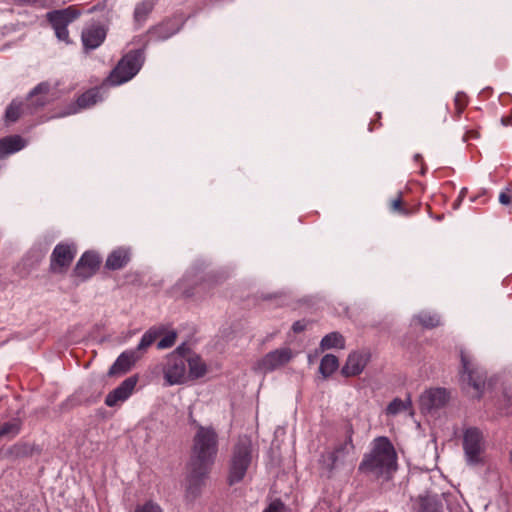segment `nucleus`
<instances>
[{
  "label": "nucleus",
  "mask_w": 512,
  "mask_h": 512,
  "mask_svg": "<svg viewBox=\"0 0 512 512\" xmlns=\"http://www.w3.org/2000/svg\"><path fill=\"white\" fill-rule=\"evenodd\" d=\"M218 453V434L213 427L199 426L193 438L188 463V492L199 493Z\"/></svg>",
  "instance_id": "f257e3e1"
},
{
  "label": "nucleus",
  "mask_w": 512,
  "mask_h": 512,
  "mask_svg": "<svg viewBox=\"0 0 512 512\" xmlns=\"http://www.w3.org/2000/svg\"><path fill=\"white\" fill-rule=\"evenodd\" d=\"M208 365L188 344L182 343L165 358L162 373L168 386L186 384L203 378Z\"/></svg>",
  "instance_id": "f03ea898"
},
{
  "label": "nucleus",
  "mask_w": 512,
  "mask_h": 512,
  "mask_svg": "<svg viewBox=\"0 0 512 512\" xmlns=\"http://www.w3.org/2000/svg\"><path fill=\"white\" fill-rule=\"evenodd\" d=\"M398 469V454L386 436H378L372 442L369 453L363 456L358 470L364 474H374L377 478L390 479Z\"/></svg>",
  "instance_id": "7ed1b4c3"
},
{
  "label": "nucleus",
  "mask_w": 512,
  "mask_h": 512,
  "mask_svg": "<svg viewBox=\"0 0 512 512\" xmlns=\"http://www.w3.org/2000/svg\"><path fill=\"white\" fill-rule=\"evenodd\" d=\"M252 463V442L248 436L239 437L232 449L227 483L232 486L241 482Z\"/></svg>",
  "instance_id": "20e7f679"
},
{
  "label": "nucleus",
  "mask_w": 512,
  "mask_h": 512,
  "mask_svg": "<svg viewBox=\"0 0 512 512\" xmlns=\"http://www.w3.org/2000/svg\"><path fill=\"white\" fill-rule=\"evenodd\" d=\"M143 63L144 54L141 50L127 53L110 73L106 84L118 86L130 81L139 72Z\"/></svg>",
  "instance_id": "39448f33"
},
{
  "label": "nucleus",
  "mask_w": 512,
  "mask_h": 512,
  "mask_svg": "<svg viewBox=\"0 0 512 512\" xmlns=\"http://www.w3.org/2000/svg\"><path fill=\"white\" fill-rule=\"evenodd\" d=\"M78 15V10L73 6L62 10H55L47 14L48 20L50 21L58 40L69 43L67 26L74 21Z\"/></svg>",
  "instance_id": "423d86ee"
},
{
  "label": "nucleus",
  "mask_w": 512,
  "mask_h": 512,
  "mask_svg": "<svg viewBox=\"0 0 512 512\" xmlns=\"http://www.w3.org/2000/svg\"><path fill=\"white\" fill-rule=\"evenodd\" d=\"M462 374L466 375L468 384L475 390L478 399L482 398L487 387V376L484 371L474 366L469 357L461 352Z\"/></svg>",
  "instance_id": "0eeeda50"
},
{
  "label": "nucleus",
  "mask_w": 512,
  "mask_h": 512,
  "mask_svg": "<svg viewBox=\"0 0 512 512\" xmlns=\"http://www.w3.org/2000/svg\"><path fill=\"white\" fill-rule=\"evenodd\" d=\"M101 257L95 251H86L77 261L72 276L77 284L91 278L99 269Z\"/></svg>",
  "instance_id": "6e6552de"
},
{
  "label": "nucleus",
  "mask_w": 512,
  "mask_h": 512,
  "mask_svg": "<svg viewBox=\"0 0 512 512\" xmlns=\"http://www.w3.org/2000/svg\"><path fill=\"white\" fill-rule=\"evenodd\" d=\"M77 247L72 242H62L55 246L50 259V269L55 273H62L70 266Z\"/></svg>",
  "instance_id": "1a4fd4ad"
},
{
  "label": "nucleus",
  "mask_w": 512,
  "mask_h": 512,
  "mask_svg": "<svg viewBox=\"0 0 512 512\" xmlns=\"http://www.w3.org/2000/svg\"><path fill=\"white\" fill-rule=\"evenodd\" d=\"M294 357L291 348L284 347L270 351L257 362V369L264 373L272 372L288 364Z\"/></svg>",
  "instance_id": "9d476101"
},
{
  "label": "nucleus",
  "mask_w": 512,
  "mask_h": 512,
  "mask_svg": "<svg viewBox=\"0 0 512 512\" xmlns=\"http://www.w3.org/2000/svg\"><path fill=\"white\" fill-rule=\"evenodd\" d=\"M463 448L470 463L477 464L482 461L483 435L478 428L470 427L464 431Z\"/></svg>",
  "instance_id": "9b49d317"
},
{
  "label": "nucleus",
  "mask_w": 512,
  "mask_h": 512,
  "mask_svg": "<svg viewBox=\"0 0 512 512\" xmlns=\"http://www.w3.org/2000/svg\"><path fill=\"white\" fill-rule=\"evenodd\" d=\"M371 352L369 350L351 352L341 369V373L345 377H354L360 375L371 360Z\"/></svg>",
  "instance_id": "f8f14e48"
},
{
  "label": "nucleus",
  "mask_w": 512,
  "mask_h": 512,
  "mask_svg": "<svg viewBox=\"0 0 512 512\" xmlns=\"http://www.w3.org/2000/svg\"><path fill=\"white\" fill-rule=\"evenodd\" d=\"M450 399V393L445 388H430L420 396L422 411L430 412L444 407Z\"/></svg>",
  "instance_id": "ddd939ff"
},
{
  "label": "nucleus",
  "mask_w": 512,
  "mask_h": 512,
  "mask_svg": "<svg viewBox=\"0 0 512 512\" xmlns=\"http://www.w3.org/2000/svg\"><path fill=\"white\" fill-rule=\"evenodd\" d=\"M106 83L100 88L91 89L82 94L76 103L69 106L68 110L61 114V116L71 115L80 112L95 105L104 99Z\"/></svg>",
  "instance_id": "4468645a"
},
{
  "label": "nucleus",
  "mask_w": 512,
  "mask_h": 512,
  "mask_svg": "<svg viewBox=\"0 0 512 512\" xmlns=\"http://www.w3.org/2000/svg\"><path fill=\"white\" fill-rule=\"evenodd\" d=\"M55 97L56 93L51 86L48 83H41L29 94L25 103L29 108V113H32L33 110L44 106Z\"/></svg>",
  "instance_id": "2eb2a0df"
},
{
  "label": "nucleus",
  "mask_w": 512,
  "mask_h": 512,
  "mask_svg": "<svg viewBox=\"0 0 512 512\" xmlns=\"http://www.w3.org/2000/svg\"><path fill=\"white\" fill-rule=\"evenodd\" d=\"M137 382V376H131L125 379L118 387L107 394L105 404L108 407H113L118 402L128 399V397L133 393Z\"/></svg>",
  "instance_id": "dca6fc26"
},
{
  "label": "nucleus",
  "mask_w": 512,
  "mask_h": 512,
  "mask_svg": "<svg viewBox=\"0 0 512 512\" xmlns=\"http://www.w3.org/2000/svg\"><path fill=\"white\" fill-rule=\"evenodd\" d=\"M106 37V32L102 26L90 25L82 32V42L86 49H95L101 45Z\"/></svg>",
  "instance_id": "f3484780"
},
{
  "label": "nucleus",
  "mask_w": 512,
  "mask_h": 512,
  "mask_svg": "<svg viewBox=\"0 0 512 512\" xmlns=\"http://www.w3.org/2000/svg\"><path fill=\"white\" fill-rule=\"evenodd\" d=\"M136 360L135 351L128 350L122 352L109 368L108 375L116 376L127 373L135 364Z\"/></svg>",
  "instance_id": "a211bd4d"
},
{
  "label": "nucleus",
  "mask_w": 512,
  "mask_h": 512,
  "mask_svg": "<svg viewBox=\"0 0 512 512\" xmlns=\"http://www.w3.org/2000/svg\"><path fill=\"white\" fill-rule=\"evenodd\" d=\"M346 445V443L341 444L335 447L333 450L323 453L319 459L321 469L330 475L336 468L340 454L344 453Z\"/></svg>",
  "instance_id": "6ab92c4d"
},
{
  "label": "nucleus",
  "mask_w": 512,
  "mask_h": 512,
  "mask_svg": "<svg viewBox=\"0 0 512 512\" xmlns=\"http://www.w3.org/2000/svg\"><path fill=\"white\" fill-rule=\"evenodd\" d=\"M27 142L19 135H11L0 140V158L16 153L26 146Z\"/></svg>",
  "instance_id": "aec40b11"
},
{
  "label": "nucleus",
  "mask_w": 512,
  "mask_h": 512,
  "mask_svg": "<svg viewBox=\"0 0 512 512\" xmlns=\"http://www.w3.org/2000/svg\"><path fill=\"white\" fill-rule=\"evenodd\" d=\"M130 249L119 247L113 250L106 259V267L111 270L120 269L130 260Z\"/></svg>",
  "instance_id": "412c9836"
},
{
  "label": "nucleus",
  "mask_w": 512,
  "mask_h": 512,
  "mask_svg": "<svg viewBox=\"0 0 512 512\" xmlns=\"http://www.w3.org/2000/svg\"><path fill=\"white\" fill-rule=\"evenodd\" d=\"M25 112H29V108L26 103L20 100H13L6 109L5 122L13 123Z\"/></svg>",
  "instance_id": "4be33fe9"
},
{
  "label": "nucleus",
  "mask_w": 512,
  "mask_h": 512,
  "mask_svg": "<svg viewBox=\"0 0 512 512\" xmlns=\"http://www.w3.org/2000/svg\"><path fill=\"white\" fill-rule=\"evenodd\" d=\"M165 332V327H151L141 337L137 350H146Z\"/></svg>",
  "instance_id": "5701e85b"
},
{
  "label": "nucleus",
  "mask_w": 512,
  "mask_h": 512,
  "mask_svg": "<svg viewBox=\"0 0 512 512\" xmlns=\"http://www.w3.org/2000/svg\"><path fill=\"white\" fill-rule=\"evenodd\" d=\"M320 346L323 350L332 348L343 349L345 347V339L339 332H331L322 338Z\"/></svg>",
  "instance_id": "b1692460"
},
{
  "label": "nucleus",
  "mask_w": 512,
  "mask_h": 512,
  "mask_svg": "<svg viewBox=\"0 0 512 512\" xmlns=\"http://www.w3.org/2000/svg\"><path fill=\"white\" fill-rule=\"evenodd\" d=\"M339 367V360L333 354H326L320 362L319 371L324 378L331 376Z\"/></svg>",
  "instance_id": "393cba45"
},
{
  "label": "nucleus",
  "mask_w": 512,
  "mask_h": 512,
  "mask_svg": "<svg viewBox=\"0 0 512 512\" xmlns=\"http://www.w3.org/2000/svg\"><path fill=\"white\" fill-rule=\"evenodd\" d=\"M412 408V402L410 398H407L405 401L395 398L392 400L386 408L387 415H397L401 411L409 410Z\"/></svg>",
  "instance_id": "a878e982"
},
{
  "label": "nucleus",
  "mask_w": 512,
  "mask_h": 512,
  "mask_svg": "<svg viewBox=\"0 0 512 512\" xmlns=\"http://www.w3.org/2000/svg\"><path fill=\"white\" fill-rule=\"evenodd\" d=\"M22 427L20 419H13L12 421L6 422L0 425V438L5 436L14 437L19 434Z\"/></svg>",
  "instance_id": "bb28decb"
},
{
  "label": "nucleus",
  "mask_w": 512,
  "mask_h": 512,
  "mask_svg": "<svg viewBox=\"0 0 512 512\" xmlns=\"http://www.w3.org/2000/svg\"><path fill=\"white\" fill-rule=\"evenodd\" d=\"M415 320L426 329H432L440 325V320L435 315L422 314L417 316Z\"/></svg>",
  "instance_id": "cd10ccee"
},
{
  "label": "nucleus",
  "mask_w": 512,
  "mask_h": 512,
  "mask_svg": "<svg viewBox=\"0 0 512 512\" xmlns=\"http://www.w3.org/2000/svg\"><path fill=\"white\" fill-rule=\"evenodd\" d=\"M164 336L158 341L157 349L163 350L174 346L177 340V332L174 330L164 332Z\"/></svg>",
  "instance_id": "c85d7f7f"
},
{
  "label": "nucleus",
  "mask_w": 512,
  "mask_h": 512,
  "mask_svg": "<svg viewBox=\"0 0 512 512\" xmlns=\"http://www.w3.org/2000/svg\"><path fill=\"white\" fill-rule=\"evenodd\" d=\"M153 4L150 1H143L135 8V18L137 20L144 19L152 10Z\"/></svg>",
  "instance_id": "c756f323"
},
{
  "label": "nucleus",
  "mask_w": 512,
  "mask_h": 512,
  "mask_svg": "<svg viewBox=\"0 0 512 512\" xmlns=\"http://www.w3.org/2000/svg\"><path fill=\"white\" fill-rule=\"evenodd\" d=\"M134 512H163V511L157 503L149 500L142 505H137Z\"/></svg>",
  "instance_id": "7c9ffc66"
},
{
  "label": "nucleus",
  "mask_w": 512,
  "mask_h": 512,
  "mask_svg": "<svg viewBox=\"0 0 512 512\" xmlns=\"http://www.w3.org/2000/svg\"><path fill=\"white\" fill-rule=\"evenodd\" d=\"M263 512H285V505L280 499L272 501Z\"/></svg>",
  "instance_id": "2f4dec72"
},
{
  "label": "nucleus",
  "mask_w": 512,
  "mask_h": 512,
  "mask_svg": "<svg viewBox=\"0 0 512 512\" xmlns=\"http://www.w3.org/2000/svg\"><path fill=\"white\" fill-rule=\"evenodd\" d=\"M166 25H167V24H165V25H161V26H159V27L155 28V30H154V34L156 35V37H157L158 39H167V38H169L170 36H172L173 34H175V33H176V31L178 30V29H172L171 31H169V32H165V33H164V32H163V29L165 28V26H166Z\"/></svg>",
  "instance_id": "473e14b6"
},
{
  "label": "nucleus",
  "mask_w": 512,
  "mask_h": 512,
  "mask_svg": "<svg viewBox=\"0 0 512 512\" xmlns=\"http://www.w3.org/2000/svg\"><path fill=\"white\" fill-rule=\"evenodd\" d=\"M391 210L395 211V212H398V213H401L403 215H408L409 214V212L406 209L402 208L400 197H398V198H396V199L391 201Z\"/></svg>",
  "instance_id": "72a5a7b5"
},
{
  "label": "nucleus",
  "mask_w": 512,
  "mask_h": 512,
  "mask_svg": "<svg viewBox=\"0 0 512 512\" xmlns=\"http://www.w3.org/2000/svg\"><path fill=\"white\" fill-rule=\"evenodd\" d=\"M307 325H308V322L306 320H304V319L298 320L293 323L292 330L294 333L298 334V333L305 331L307 328Z\"/></svg>",
  "instance_id": "f704fd0d"
},
{
  "label": "nucleus",
  "mask_w": 512,
  "mask_h": 512,
  "mask_svg": "<svg viewBox=\"0 0 512 512\" xmlns=\"http://www.w3.org/2000/svg\"><path fill=\"white\" fill-rule=\"evenodd\" d=\"M499 202L502 205H508L511 203V196L508 194V192L503 191L499 195Z\"/></svg>",
  "instance_id": "c9c22d12"
},
{
  "label": "nucleus",
  "mask_w": 512,
  "mask_h": 512,
  "mask_svg": "<svg viewBox=\"0 0 512 512\" xmlns=\"http://www.w3.org/2000/svg\"><path fill=\"white\" fill-rule=\"evenodd\" d=\"M464 98L465 95L463 93H458L455 97V102L457 103V105H459L460 103H464Z\"/></svg>",
  "instance_id": "e433bc0d"
},
{
  "label": "nucleus",
  "mask_w": 512,
  "mask_h": 512,
  "mask_svg": "<svg viewBox=\"0 0 512 512\" xmlns=\"http://www.w3.org/2000/svg\"><path fill=\"white\" fill-rule=\"evenodd\" d=\"M465 193H466V189H465V188H463V189L461 190V192H460L459 200H461V199L464 197Z\"/></svg>",
  "instance_id": "4c0bfd02"
}]
</instances>
